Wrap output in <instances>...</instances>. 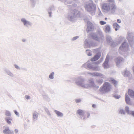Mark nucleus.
<instances>
[{"label": "nucleus", "instance_id": "nucleus-4", "mask_svg": "<svg viewBox=\"0 0 134 134\" xmlns=\"http://www.w3.org/2000/svg\"><path fill=\"white\" fill-rule=\"evenodd\" d=\"M5 114L6 116H8V117L7 116L5 118V121L8 124L11 125L12 123L11 121L12 120V118L10 117L11 115L10 112L8 110H6L5 112Z\"/></svg>", "mask_w": 134, "mask_h": 134}, {"label": "nucleus", "instance_id": "nucleus-20", "mask_svg": "<svg viewBox=\"0 0 134 134\" xmlns=\"http://www.w3.org/2000/svg\"><path fill=\"white\" fill-rule=\"evenodd\" d=\"M101 55L100 53H98L96 55H95L94 57L92 58L91 59V61L93 62L96 61L100 57Z\"/></svg>", "mask_w": 134, "mask_h": 134}, {"label": "nucleus", "instance_id": "nucleus-41", "mask_svg": "<svg viewBox=\"0 0 134 134\" xmlns=\"http://www.w3.org/2000/svg\"><path fill=\"white\" fill-rule=\"evenodd\" d=\"M98 15L99 16H101L102 14V13L100 10H99L98 11Z\"/></svg>", "mask_w": 134, "mask_h": 134}, {"label": "nucleus", "instance_id": "nucleus-51", "mask_svg": "<svg viewBox=\"0 0 134 134\" xmlns=\"http://www.w3.org/2000/svg\"><path fill=\"white\" fill-rule=\"evenodd\" d=\"M43 97L44 98H45L46 97H47V96L46 95H43Z\"/></svg>", "mask_w": 134, "mask_h": 134}, {"label": "nucleus", "instance_id": "nucleus-24", "mask_svg": "<svg viewBox=\"0 0 134 134\" xmlns=\"http://www.w3.org/2000/svg\"><path fill=\"white\" fill-rule=\"evenodd\" d=\"M125 112L128 114L130 115L131 114V111L130 110L129 107L128 106H126L125 107Z\"/></svg>", "mask_w": 134, "mask_h": 134}, {"label": "nucleus", "instance_id": "nucleus-14", "mask_svg": "<svg viewBox=\"0 0 134 134\" xmlns=\"http://www.w3.org/2000/svg\"><path fill=\"white\" fill-rule=\"evenodd\" d=\"M125 99L127 104L129 105L131 104L130 98L126 93L125 94Z\"/></svg>", "mask_w": 134, "mask_h": 134}, {"label": "nucleus", "instance_id": "nucleus-27", "mask_svg": "<svg viewBox=\"0 0 134 134\" xmlns=\"http://www.w3.org/2000/svg\"><path fill=\"white\" fill-rule=\"evenodd\" d=\"M111 81L112 83H113L115 87L118 85V83L117 81H116L113 78L111 79Z\"/></svg>", "mask_w": 134, "mask_h": 134}, {"label": "nucleus", "instance_id": "nucleus-30", "mask_svg": "<svg viewBox=\"0 0 134 134\" xmlns=\"http://www.w3.org/2000/svg\"><path fill=\"white\" fill-rule=\"evenodd\" d=\"M91 36H92V38L94 39L97 40V36L96 35V34L94 33H92L91 34Z\"/></svg>", "mask_w": 134, "mask_h": 134}, {"label": "nucleus", "instance_id": "nucleus-8", "mask_svg": "<svg viewBox=\"0 0 134 134\" xmlns=\"http://www.w3.org/2000/svg\"><path fill=\"white\" fill-rule=\"evenodd\" d=\"M115 61L116 65L118 67H120L122 66L124 62V59L121 57L117 58Z\"/></svg>", "mask_w": 134, "mask_h": 134}, {"label": "nucleus", "instance_id": "nucleus-18", "mask_svg": "<svg viewBox=\"0 0 134 134\" xmlns=\"http://www.w3.org/2000/svg\"><path fill=\"white\" fill-rule=\"evenodd\" d=\"M127 38L129 42L130 43L132 44L133 40V36L132 34H128Z\"/></svg>", "mask_w": 134, "mask_h": 134}, {"label": "nucleus", "instance_id": "nucleus-13", "mask_svg": "<svg viewBox=\"0 0 134 134\" xmlns=\"http://www.w3.org/2000/svg\"><path fill=\"white\" fill-rule=\"evenodd\" d=\"M38 113L36 111L34 112L32 114V119L34 121L37 120L38 117Z\"/></svg>", "mask_w": 134, "mask_h": 134}, {"label": "nucleus", "instance_id": "nucleus-2", "mask_svg": "<svg viewBox=\"0 0 134 134\" xmlns=\"http://www.w3.org/2000/svg\"><path fill=\"white\" fill-rule=\"evenodd\" d=\"M85 8L89 12H91L92 15L94 14L96 10V6L93 3L92 1H90L89 3L87 4Z\"/></svg>", "mask_w": 134, "mask_h": 134}, {"label": "nucleus", "instance_id": "nucleus-36", "mask_svg": "<svg viewBox=\"0 0 134 134\" xmlns=\"http://www.w3.org/2000/svg\"><path fill=\"white\" fill-rule=\"evenodd\" d=\"M14 66L17 69L20 70V68L19 67L18 65L16 64L14 65Z\"/></svg>", "mask_w": 134, "mask_h": 134}, {"label": "nucleus", "instance_id": "nucleus-45", "mask_svg": "<svg viewBox=\"0 0 134 134\" xmlns=\"http://www.w3.org/2000/svg\"><path fill=\"white\" fill-rule=\"evenodd\" d=\"M131 114L134 117V111H131Z\"/></svg>", "mask_w": 134, "mask_h": 134}, {"label": "nucleus", "instance_id": "nucleus-48", "mask_svg": "<svg viewBox=\"0 0 134 134\" xmlns=\"http://www.w3.org/2000/svg\"><path fill=\"white\" fill-rule=\"evenodd\" d=\"M117 21L119 23H120L121 22V21L120 19H118L117 20Z\"/></svg>", "mask_w": 134, "mask_h": 134}, {"label": "nucleus", "instance_id": "nucleus-38", "mask_svg": "<svg viewBox=\"0 0 134 134\" xmlns=\"http://www.w3.org/2000/svg\"><path fill=\"white\" fill-rule=\"evenodd\" d=\"M25 97V98L27 99H30V97L29 96L26 95Z\"/></svg>", "mask_w": 134, "mask_h": 134}, {"label": "nucleus", "instance_id": "nucleus-23", "mask_svg": "<svg viewBox=\"0 0 134 134\" xmlns=\"http://www.w3.org/2000/svg\"><path fill=\"white\" fill-rule=\"evenodd\" d=\"M54 112L58 116L62 117L63 116V113L60 112L56 110H54Z\"/></svg>", "mask_w": 134, "mask_h": 134}, {"label": "nucleus", "instance_id": "nucleus-32", "mask_svg": "<svg viewBox=\"0 0 134 134\" xmlns=\"http://www.w3.org/2000/svg\"><path fill=\"white\" fill-rule=\"evenodd\" d=\"M44 110H45V111L46 112V113H47V115L49 117L51 116V114L49 112L48 109L47 108H44Z\"/></svg>", "mask_w": 134, "mask_h": 134}, {"label": "nucleus", "instance_id": "nucleus-7", "mask_svg": "<svg viewBox=\"0 0 134 134\" xmlns=\"http://www.w3.org/2000/svg\"><path fill=\"white\" fill-rule=\"evenodd\" d=\"M128 49V45L126 42L123 43L120 48L119 52L121 53H122V52L126 51Z\"/></svg>", "mask_w": 134, "mask_h": 134}, {"label": "nucleus", "instance_id": "nucleus-37", "mask_svg": "<svg viewBox=\"0 0 134 134\" xmlns=\"http://www.w3.org/2000/svg\"><path fill=\"white\" fill-rule=\"evenodd\" d=\"M75 101L76 103H79L81 102V100L80 99H76L75 100Z\"/></svg>", "mask_w": 134, "mask_h": 134}, {"label": "nucleus", "instance_id": "nucleus-5", "mask_svg": "<svg viewBox=\"0 0 134 134\" xmlns=\"http://www.w3.org/2000/svg\"><path fill=\"white\" fill-rule=\"evenodd\" d=\"M83 78L81 76H79L76 78L75 82L76 84L78 86L82 87H83Z\"/></svg>", "mask_w": 134, "mask_h": 134}, {"label": "nucleus", "instance_id": "nucleus-31", "mask_svg": "<svg viewBox=\"0 0 134 134\" xmlns=\"http://www.w3.org/2000/svg\"><path fill=\"white\" fill-rule=\"evenodd\" d=\"M54 72H51L49 75V78L51 79H54Z\"/></svg>", "mask_w": 134, "mask_h": 134}, {"label": "nucleus", "instance_id": "nucleus-40", "mask_svg": "<svg viewBox=\"0 0 134 134\" xmlns=\"http://www.w3.org/2000/svg\"><path fill=\"white\" fill-rule=\"evenodd\" d=\"M94 85L93 82H91L90 83V85L89 86L90 87H93L94 86Z\"/></svg>", "mask_w": 134, "mask_h": 134}, {"label": "nucleus", "instance_id": "nucleus-50", "mask_svg": "<svg viewBox=\"0 0 134 134\" xmlns=\"http://www.w3.org/2000/svg\"><path fill=\"white\" fill-rule=\"evenodd\" d=\"M26 39H23L22 40V41L23 42H25L26 41Z\"/></svg>", "mask_w": 134, "mask_h": 134}, {"label": "nucleus", "instance_id": "nucleus-49", "mask_svg": "<svg viewBox=\"0 0 134 134\" xmlns=\"http://www.w3.org/2000/svg\"><path fill=\"white\" fill-rule=\"evenodd\" d=\"M92 54L90 52L89 53H88L87 55L88 56H91V55Z\"/></svg>", "mask_w": 134, "mask_h": 134}, {"label": "nucleus", "instance_id": "nucleus-44", "mask_svg": "<svg viewBox=\"0 0 134 134\" xmlns=\"http://www.w3.org/2000/svg\"><path fill=\"white\" fill-rule=\"evenodd\" d=\"M54 7H51L49 8V9L50 10L52 11L54 9Z\"/></svg>", "mask_w": 134, "mask_h": 134}, {"label": "nucleus", "instance_id": "nucleus-33", "mask_svg": "<svg viewBox=\"0 0 134 134\" xmlns=\"http://www.w3.org/2000/svg\"><path fill=\"white\" fill-rule=\"evenodd\" d=\"M114 97L116 99H119L121 97V96L120 95L115 94L114 95Z\"/></svg>", "mask_w": 134, "mask_h": 134}, {"label": "nucleus", "instance_id": "nucleus-1", "mask_svg": "<svg viewBox=\"0 0 134 134\" xmlns=\"http://www.w3.org/2000/svg\"><path fill=\"white\" fill-rule=\"evenodd\" d=\"M81 16V13L79 11L74 10L73 12L68 14L66 18L68 20L73 22L75 20L76 18H80Z\"/></svg>", "mask_w": 134, "mask_h": 134}, {"label": "nucleus", "instance_id": "nucleus-10", "mask_svg": "<svg viewBox=\"0 0 134 134\" xmlns=\"http://www.w3.org/2000/svg\"><path fill=\"white\" fill-rule=\"evenodd\" d=\"M110 5L109 3L104 4L103 5V9L106 12H109L110 10Z\"/></svg>", "mask_w": 134, "mask_h": 134}, {"label": "nucleus", "instance_id": "nucleus-56", "mask_svg": "<svg viewBox=\"0 0 134 134\" xmlns=\"http://www.w3.org/2000/svg\"><path fill=\"white\" fill-rule=\"evenodd\" d=\"M87 52H89V50H87Z\"/></svg>", "mask_w": 134, "mask_h": 134}, {"label": "nucleus", "instance_id": "nucleus-26", "mask_svg": "<svg viewBox=\"0 0 134 134\" xmlns=\"http://www.w3.org/2000/svg\"><path fill=\"white\" fill-rule=\"evenodd\" d=\"M92 75L94 76H99L102 78H103L104 77V75L102 74L97 72L93 73Z\"/></svg>", "mask_w": 134, "mask_h": 134}, {"label": "nucleus", "instance_id": "nucleus-22", "mask_svg": "<svg viewBox=\"0 0 134 134\" xmlns=\"http://www.w3.org/2000/svg\"><path fill=\"white\" fill-rule=\"evenodd\" d=\"M122 73V75L124 76H128L130 74V72L126 70H125Z\"/></svg>", "mask_w": 134, "mask_h": 134}, {"label": "nucleus", "instance_id": "nucleus-43", "mask_svg": "<svg viewBox=\"0 0 134 134\" xmlns=\"http://www.w3.org/2000/svg\"><path fill=\"white\" fill-rule=\"evenodd\" d=\"M19 132L18 130L17 129H15L14 130V132L15 134H17Z\"/></svg>", "mask_w": 134, "mask_h": 134}, {"label": "nucleus", "instance_id": "nucleus-15", "mask_svg": "<svg viewBox=\"0 0 134 134\" xmlns=\"http://www.w3.org/2000/svg\"><path fill=\"white\" fill-rule=\"evenodd\" d=\"M104 30L106 33L110 32L111 30V28L110 26L108 25H106L104 27Z\"/></svg>", "mask_w": 134, "mask_h": 134}, {"label": "nucleus", "instance_id": "nucleus-25", "mask_svg": "<svg viewBox=\"0 0 134 134\" xmlns=\"http://www.w3.org/2000/svg\"><path fill=\"white\" fill-rule=\"evenodd\" d=\"M110 10L111 12H114L116 9L115 5L114 4H111L110 5Z\"/></svg>", "mask_w": 134, "mask_h": 134}, {"label": "nucleus", "instance_id": "nucleus-42", "mask_svg": "<svg viewBox=\"0 0 134 134\" xmlns=\"http://www.w3.org/2000/svg\"><path fill=\"white\" fill-rule=\"evenodd\" d=\"M93 69L96 70H99V68L98 67H96L94 68Z\"/></svg>", "mask_w": 134, "mask_h": 134}, {"label": "nucleus", "instance_id": "nucleus-6", "mask_svg": "<svg viewBox=\"0 0 134 134\" xmlns=\"http://www.w3.org/2000/svg\"><path fill=\"white\" fill-rule=\"evenodd\" d=\"M21 21L23 23V25L27 27L31 26L32 25V24L31 22L27 20L24 18H22L21 19Z\"/></svg>", "mask_w": 134, "mask_h": 134}, {"label": "nucleus", "instance_id": "nucleus-55", "mask_svg": "<svg viewBox=\"0 0 134 134\" xmlns=\"http://www.w3.org/2000/svg\"><path fill=\"white\" fill-rule=\"evenodd\" d=\"M103 81L102 80L101 81L100 83H101Z\"/></svg>", "mask_w": 134, "mask_h": 134}, {"label": "nucleus", "instance_id": "nucleus-17", "mask_svg": "<svg viewBox=\"0 0 134 134\" xmlns=\"http://www.w3.org/2000/svg\"><path fill=\"white\" fill-rule=\"evenodd\" d=\"M5 73L10 76L11 77H14V74L10 70L6 69L4 70Z\"/></svg>", "mask_w": 134, "mask_h": 134}, {"label": "nucleus", "instance_id": "nucleus-21", "mask_svg": "<svg viewBox=\"0 0 134 134\" xmlns=\"http://www.w3.org/2000/svg\"><path fill=\"white\" fill-rule=\"evenodd\" d=\"M113 27L115 29V30L116 31L118 30L120 27V26L116 23H114L113 25Z\"/></svg>", "mask_w": 134, "mask_h": 134}, {"label": "nucleus", "instance_id": "nucleus-19", "mask_svg": "<svg viewBox=\"0 0 134 134\" xmlns=\"http://www.w3.org/2000/svg\"><path fill=\"white\" fill-rule=\"evenodd\" d=\"M109 60V58L107 57L105 59V61L103 64V66L105 68H109V66L108 64V61Z\"/></svg>", "mask_w": 134, "mask_h": 134}, {"label": "nucleus", "instance_id": "nucleus-28", "mask_svg": "<svg viewBox=\"0 0 134 134\" xmlns=\"http://www.w3.org/2000/svg\"><path fill=\"white\" fill-rule=\"evenodd\" d=\"M119 113L122 115H125V111L124 110L121 108H120L119 109Z\"/></svg>", "mask_w": 134, "mask_h": 134}, {"label": "nucleus", "instance_id": "nucleus-52", "mask_svg": "<svg viewBox=\"0 0 134 134\" xmlns=\"http://www.w3.org/2000/svg\"><path fill=\"white\" fill-rule=\"evenodd\" d=\"M133 106L134 107V103L133 104Z\"/></svg>", "mask_w": 134, "mask_h": 134}, {"label": "nucleus", "instance_id": "nucleus-54", "mask_svg": "<svg viewBox=\"0 0 134 134\" xmlns=\"http://www.w3.org/2000/svg\"><path fill=\"white\" fill-rule=\"evenodd\" d=\"M94 105H92V107H94Z\"/></svg>", "mask_w": 134, "mask_h": 134}, {"label": "nucleus", "instance_id": "nucleus-53", "mask_svg": "<svg viewBox=\"0 0 134 134\" xmlns=\"http://www.w3.org/2000/svg\"><path fill=\"white\" fill-rule=\"evenodd\" d=\"M107 18H105V20H107Z\"/></svg>", "mask_w": 134, "mask_h": 134}, {"label": "nucleus", "instance_id": "nucleus-39", "mask_svg": "<svg viewBox=\"0 0 134 134\" xmlns=\"http://www.w3.org/2000/svg\"><path fill=\"white\" fill-rule=\"evenodd\" d=\"M14 113L15 114L18 116H19V114L18 112L17 111H14Z\"/></svg>", "mask_w": 134, "mask_h": 134}, {"label": "nucleus", "instance_id": "nucleus-29", "mask_svg": "<svg viewBox=\"0 0 134 134\" xmlns=\"http://www.w3.org/2000/svg\"><path fill=\"white\" fill-rule=\"evenodd\" d=\"M107 39L108 43L109 44H110L111 46H112V45L111 44L112 42L111 41V39L110 38V37H109L108 38L107 37Z\"/></svg>", "mask_w": 134, "mask_h": 134}, {"label": "nucleus", "instance_id": "nucleus-11", "mask_svg": "<svg viewBox=\"0 0 134 134\" xmlns=\"http://www.w3.org/2000/svg\"><path fill=\"white\" fill-rule=\"evenodd\" d=\"M3 132L4 134H14L13 131L10 130L8 127H6L5 129L3 130Z\"/></svg>", "mask_w": 134, "mask_h": 134}, {"label": "nucleus", "instance_id": "nucleus-35", "mask_svg": "<svg viewBox=\"0 0 134 134\" xmlns=\"http://www.w3.org/2000/svg\"><path fill=\"white\" fill-rule=\"evenodd\" d=\"M99 24L102 25H104L106 24V22L104 21H100Z\"/></svg>", "mask_w": 134, "mask_h": 134}, {"label": "nucleus", "instance_id": "nucleus-9", "mask_svg": "<svg viewBox=\"0 0 134 134\" xmlns=\"http://www.w3.org/2000/svg\"><path fill=\"white\" fill-rule=\"evenodd\" d=\"M76 114L79 118L84 119V111L83 110L78 109L76 112Z\"/></svg>", "mask_w": 134, "mask_h": 134}, {"label": "nucleus", "instance_id": "nucleus-16", "mask_svg": "<svg viewBox=\"0 0 134 134\" xmlns=\"http://www.w3.org/2000/svg\"><path fill=\"white\" fill-rule=\"evenodd\" d=\"M128 93L131 98H134V91L131 89H129L128 91Z\"/></svg>", "mask_w": 134, "mask_h": 134}, {"label": "nucleus", "instance_id": "nucleus-3", "mask_svg": "<svg viewBox=\"0 0 134 134\" xmlns=\"http://www.w3.org/2000/svg\"><path fill=\"white\" fill-rule=\"evenodd\" d=\"M111 89L110 84L108 82H105L100 89V91L102 93H105L109 91Z\"/></svg>", "mask_w": 134, "mask_h": 134}, {"label": "nucleus", "instance_id": "nucleus-47", "mask_svg": "<svg viewBox=\"0 0 134 134\" xmlns=\"http://www.w3.org/2000/svg\"><path fill=\"white\" fill-rule=\"evenodd\" d=\"M108 1L110 2H113L114 0H108Z\"/></svg>", "mask_w": 134, "mask_h": 134}, {"label": "nucleus", "instance_id": "nucleus-46", "mask_svg": "<svg viewBox=\"0 0 134 134\" xmlns=\"http://www.w3.org/2000/svg\"><path fill=\"white\" fill-rule=\"evenodd\" d=\"M48 13L49 14V16L50 17H51V14H52V12H51L50 11H49L48 12Z\"/></svg>", "mask_w": 134, "mask_h": 134}, {"label": "nucleus", "instance_id": "nucleus-57", "mask_svg": "<svg viewBox=\"0 0 134 134\" xmlns=\"http://www.w3.org/2000/svg\"><path fill=\"white\" fill-rule=\"evenodd\" d=\"M97 87V88H98V86H97V87Z\"/></svg>", "mask_w": 134, "mask_h": 134}, {"label": "nucleus", "instance_id": "nucleus-12", "mask_svg": "<svg viewBox=\"0 0 134 134\" xmlns=\"http://www.w3.org/2000/svg\"><path fill=\"white\" fill-rule=\"evenodd\" d=\"M87 30L88 31L92 30L93 29V24L90 22H87Z\"/></svg>", "mask_w": 134, "mask_h": 134}, {"label": "nucleus", "instance_id": "nucleus-34", "mask_svg": "<svg viewBox=\"0 0 134 134\" xmlns=\"http://www.w3.org/2000/svg\"><path fill=\"white\" fill-rule=\"evenodd\" d=\"M79 36H76L73 37L71 39L72 41H74L79 38Z\"/></svg>", "mask_w": 134, "mask_h": 134}]
</instances>
